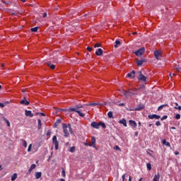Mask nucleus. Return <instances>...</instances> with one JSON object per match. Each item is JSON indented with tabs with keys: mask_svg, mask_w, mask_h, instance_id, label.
<instances>
[{
	"mask_svg": "<svg viewBox=\"0 0 181 181\" xmlns=\"http://www.w3.org/2000/svg\"><path fill=\"white\" fill-rule=\"evenodd\" d=\"M146 166H147L148 170H152V166L151 165V163H148L146 164Z\"/></svg>",
	"mask_w": 181,
	"mask_h": 181,
	"instance_id": "31",
	"label": "nucleus"
},
{
	"mask_svg": "<svg viewBox=\"0 0 181 181\" xmlns=\"http://www.w3.org/2000/svg\"><path fill=\"white\" fill-rule=\"evenodd\" d=\"M31 150H32V144H30L28 148V151L30 152Z\"/></svg>",
	"mask_w": 181,
	"mask_h": 181,
	"instance_id": "42",
	"label": "nucleus"
},
{
	"mask_svg": "<svg viewBox=\"0 0 181 181\" xmlns=\"http://www.w3.org/2000/svg\"><path fill=\"white\" fill-rule=\"evenodd\" d=\"M100 103H91L90 105H92L93 107H95V105H100Z\"/></svg>",
	"mask_w": 181,
	"mask_h": 181,
	"instance_id": "44",
	"label": "nucleus"
},
{
	"mask_svg": "<svg viewBox=\"0 0 181 181\" xmlns=\"http://www.w3.org/2000/svg\"><path fill=\"white\" fill-rule=\"evenodd\" d=\"M58 111H69L70 112V109L69 110H67V109H56L54 114H57Z\"/></svg>",
	"mask_w": 181,
	"mask_h": 181,
	"instance_id": "22",
	"label": "nucleus"
},
{
	"mask_svg": "<svg viewBox=\"0 0 181 181\" xmlns=\"http://www.w3.org/2000/svg\"><path fill=\"white\" fill-rule=\"evenodd\" d=\"M164 107H169V105L165 104V105H160V107H158V111H162V110H163Z\"/></svg>",
	"mask_w": 181,
	"mask_h": 181,
	"instance_id": "20",
	"label": "nucleus"
},
{
	"mask_svg": "<svg viewBox=\"0 0 181 181\" xmlns=\"http://www.w3.org/2000/svg\"><path fill=\"white\" fill-rule=\"evenodd\" d=\"M47 16V13H44L42 15V18H46Z\"/></svg>",
	"mask_w": 181,
	"mask_h": 181,
	"instance_id": "48",
	"label": "nucleus"
},
{
	"mask_svg": "<svg viewBox=\"0 0 181 181\" xmlns=\"http://www.w3.org/2000/svg\"><path fill=\"white\" fill-rule=\"evenodd\" d=\"M163 145H165V146L170 147V143H169L168 141H166V139L163 140Z\"/></svg>",
	"mask_w": 181,
	"mask_h": 181,
	"instance_id": "24",
	"label": "nucleus"
},
{
	"mask_svg": "<svg viewBox=\"0 0 181 181\" xmlns=\"http://www.w3.org/2000/svg\"><path fill=\"white\" fill-rule=\"evenodd\" d=\"M148 118L149 119H153L154 118H155L156 119H160V116H159V115H148Z\"/></svg>",
	"mask_w": 181,
	"mask_h": 181,
	"instance_id": "8",
	"label": "nucleus"
},
{
	"mask_svg": "<svg viewBox=\"0 0 181 181\" xmlns=\"http://www.w3.org/2000/svg\"><path fill=\"white\" fill-rule=\"evenodd\" d=\"M4 119L6 122L7 127H11V123L9 122V120L6 119V118H4Z\"/></svg>",
	"mask_w": 181,
	"mask_h": 181,
	"instance_id": "33",
	"label": "nucleus"
},
{
	"mask_svg": "<svg viewBox=\"0 0 181 181\" xmlns=\"http://www.w3.org/2000/svg\"><path fill=\"white\" fill-rule=\"evenodd\" d=\"M142 179H143L142 177L140 178V179L139 180V181H142Z\"/></svg>",
	"mask_w": 181,
	"mask_h": 181,
	"instance_id": "61",
	"label": "nucleus"
},
{
	"mask_svg": "<svg viewBox=\"0 0 181 181\" xmlns=\"http://www.w3.org/2000/svg\"><path fill=\"white\" fill-rule=\"evenodd\" d=\"M50 135H52V131L48 130V131L47 132V136H50Z\"/></svg>",
	"mask_w": 181,
	"mask_h": 181,
	"instance_id": "39",
	"label": "nucleus"
},
{
	"mask_svg": "<svg viewBox=\"0 0 181 181\" xmlns=\"http://www.w3.org/2000/svg\"><path fill=\"white\" fill-rule=\"evenodd\" d=\"M86 105L89 106V105H91V103H88V104H86Z\"/></svg>",
	"mask_w": 181,
	"mask_h": 181,
	"instance_id": "58",
	"label": "nucleus"
},
{
	"mask_svg": "<svg viewBox=\"0 0 181 181\" xmlns=\"http://www.w3.org/2000/svg\"><path fill=\"white\" fill-rule=\"evenodd\" d=\"M156 125L157 127H160V125H161L160 122L157 121V122H156Z\"/></svg>",
	"mask_w": 181,
	"mask_h": 181,
	"instance_id": "41",
	"label": "nucleus"
},
{
	"mask_svg": "<svg viewBox=\"0 0 181 181\" xmlns=\"http://www.w3.org/2000/svg\"><path fill=\"white\" fill-rule=\"evenodd\" d=\"M129 181H132V177L131 175L129 176Z\"/></svg>",
	"mask_w": 181,
	"mask_h": 181,
	"instance_id": "52",
	"label": "nucleus"
},
{
	"mask_svg": "<svg viewBox=\"0 0 181 181\" xmlns=\"http://www.w3.org/2000/svg\"><path fill=\"white\" fill-rule=\"evenodd\" d=\"M136 136H138V132H135Z\"/></svg>",
	"mask_w": 181,
	"mask_h": 181,
	"instance_id": "60",
	"label": "nucleus"
},
{
	"mask_svg": "<svg viewBox=\"0 0 181 181\" xmlns=\"http://www.w3.org/2000/svg\"><path fill=\"white\" fill-rule=\"evenodd\" d=\"M145 53V49L144 48H141L139 50L135 52V54L136 56H137L138 57H141V56H142V54Z\"/></svg>",
	"mask_w": 181,
	"mask_h": 181,
	"instance_id": "6",
	"label": "nucleus"
},
{
	"mask_svg": "<svg viewBox=\"0 0 181 181\" xmlns=\"http://www.w3.org/2000/svg\"><path fill=\"white\" fill-rule=\"evenodd\" d=\"M87 50H88V52H91V51L93 50V48H92L91 47H87Z\"/></svg>",
	"mask_w": 181,
	"mask_h": 181,
	"instance_id": "46",
	"label": "nucleus"
},
{
	"mask_svg": "<svg viewBox=\"0 0 181 181\" xmlns=\"http://www.w3.org/2000/svg\"><path fill=\"white\" fill-rule=\"evenodd\" d=\"M52 145L54 146L56 151L59 149V141H57V136H56L52 137Z\"/></svg>",
	"mask_w": 181,
	"mask_h": 181,
	"instance_id": "4",
	"label": "nucleus"
},
{
	"mask_svg": "<svg viewBox=\"0 0 181 181\" xmlns=\"http://www.w3.org/2000/svg\"><path fill=\"white\" fill-rule=\"evenodd\" d=\"M0 107H1V108H4V107H5V105H4V103H0Z\"/></svg>",
	"mask_w": 181,
	"mask_h": 181,
	"instance_id": "50",
	"label": "nucleus"
},
{
	"mask_svg": "<svg viewBox=\"0 0 181 181\" xmlns=\"http://www.w3.org/2000/svg\"><path fill=\"white\" fill-rule=\"evenodd\" d=\"M146 60H145V59H141V60L136 59V63L137 66H142V64H144V63H146Z\"/></svg>",
	"mask_w": 181,
	"mask_h": 181,
	"instance_id": "9",
	"label": "nucleus"
},
{
	"mask_svg": "<svg viewBox=\"0 0 181 181\" xmlns=\"http://www.w3.org/2000/svg\"><path fill=\"white\" fill-rule=\"evenodd\" d=\"M1 67H5V64H1Z\"/></svg>",
	"mask_w": 181,
	"mask_h": 181,
	"instance_id": "56",
	"label": "nucleus"
},
{
	"mask_svg": "<svg viewBox=\"0 0 181 181\" xmlns=\"http://www.w3.org/2000/svg\"><path fill=\"white\" fill-rule=\"evenodd\" d=\"M127 77L129 78H134L135 77V71H132V72L127 74Z\"/></svg>",
	"mask_w": 181,
	"mask_h": 181,
	"instance_id": "13",
	"label": "nucleus"
},
{
	"mask_svg": "<svg viewBox=\"0 0 181 181\" xmlns=\"http://www.w3.org/2000/svg\"><path fill=\"white\" fill-rule=\"evenodd\" d=\"M167 118H168V116L165 115L163 117H161V121H163V119H166Z\"/></svg>",
	"mask_w": 181,
	"mask_h": 181,
	"instance_id": "45",
	"label": "nucleus"
},
{
	"mask_svg": "<svg viewBox=\"0 0 181 181\" xmlns=\"http://www.w3.org/2000/svg\"><path fill=\"white\" fill-rule=\"evenodd\" d=\"M42 177V173L37 172L35 173V179H40Z\"/></svg>",
	"mask_w": 181,
	"mask_h": 181,
	"instance_id": "18",
	"label": "nucleus"
},
{
	"mask_svg": "<svg viewBox=\"0 0 181 181\" xmlns=\"http://www.w3.org/2000/svg\"><path fill=\"white\" fill-rule=\"evenodd\" d=\"M40 115L42 117H46V115H45V113H40Z\"/></svg>",
	"mask_w": 181,
	"mask_h": 181,
	"instance_id": "53",
	"label": "nucleus"
},
{
	"mask_svg": "<svg viewBox=\"0 0 181 181\" xmlns=\"http://www.w3.org/2000/svg\"><path fill=\"white\" fill-rule=\"evenodd\" d=\"M148 127H152V124H150L148 125Z\"/></svg>",
	"mask_w": 181,
	"mask_h": 181,
	"instance_id": "63",
	"label": "nucleus"
},
{
	"mask_svg": "<svg viewBox=\"0 0 181 181\" xmlns=\"http://www.w3.org/2000/svg\"><path fill=\"white\" fill-rule=\"evenodd\" d=\"M92 128H95V129H100V127H102V128H103V129H105L106 128V125L105 123L103 122H99L98 123H97L96 122H93L90 124Z\"/></svg>",
	"mask_w": 181,
	"mask_h": 181,
	"instance_id": "3",
	"label": "nucleus"
},
{
	"mask_svg": "<svg viewBox=\"0 0 181 181\" xmlns=\"http://www.w3.org/2000/svg\"><path fill=\"white\" fill-rule=\"evenodd\" d=\"M154 56L157 60H160V58L162 57V51L159 49L154 51Z\"/></svg>",
	"mask_w": 181,
	"mask_h": 181,
	"instance_id": "5",
	"label": "nucleus"
},
{
	"mask_svg": "<svg viewBox=\"0 0 181 181\" xmlns=\"http://www.w3.org/2000/svg\"><path fill=\"white\" fill-rule=\"evenodd\" d=\"M139 80H141V81H146V76H144L141 72H139Z\"/></svg>",
	"mask_w": 181,
	"mask_h": 181,
	"instance_id": "10",
	"label": "nucleus"
},
{
	"mask_svg": "<svg viewBox=\"0 0 181 181\" xmlns=\"http://www.w3.org/2000/svg\"><path fill=\"white\" fill-rule=\"evenodd\" d=\"M125 105V104H124V103H120V104H119V107H124Z\"/></svg>",
	"mask_w": 181,
	"mask_h": 181,
	"instance_id": "51",
	"label": "nucleus"
},
{
	"mask_svg": "<svg viewBox=\"0 0 181 181\" xmlns=\"http://www.w3.org/2000/svg\"><path fill=\"white\" fill-rule=\"evenodd\" d=\"M95 137L92 136L91 137V141L89 142L90 144V146H93V148H95V149H97V145L95 144Z\"/></svg>",
	"mask_w": 181,
	"mask_h": 181,
	"instance_id": "7",
	"label": "nucleus"
},
{
	"mask_svg": "<svg viewBox=\"0 0 181 181\" xmlns=\"http://www.w3.org/2000/svg\"><path fill=\"white\" fill-rule=\"evenodd\" d=\"M47 66L52 69V70H54L56 69V65L52 64L50 62L47 63Z\"/></svg>",
	"mask_w": 181,
	"mask_h": 181,
	"instance_id": "23",
	"label": "nucleus"
},
{
	"mask_svg": "<svg viewBox=\"0 0 181 181\" xmlns=\"http://www.w3.org/2000/svg\"><path fill=\"white\" fill-rule=\"evenodd\" d=\"M42 128V121L40 119H38V129H40Z\"/></svg>",
	"mask_w": 181,
	"mask_h": 181,
	"instance_id": "30",
	"label": "nucleus"
},
{
	"mask_svg": "<svg viewBox=\"0 0 181 181\" xmlns=\"http://www.w3.org/2000/svg\"><path fill=\"white\" fill-rule=\"evenodd\" d=\"M115 44L116 45H115V47L117 48V47H118V46H119V45H121V42L119 40H116Z\"/></svg>",
	"mask_w": 181,
	"mask_h": 181,
	"instance_id": "29",
	"label": "nucleus"
},
{
	"mask_svg": "<svg viewBox=\"0 0 181 181\" xmlns=\"http://www.w3.org/2000/svg\"><path fill=\"white\" fill-rule=\"evenodd\" d=\"M31 32H37V27L31 28Z\"/></svg>",
	"mask_w": 181,
	"mask_h": 181,
	"instance_id": "37",
	"label": "nucleus"
},
{
	"mask_svg": "<svg viewBox=\"0 0 181 181\" xmlns=\"http://www.w3.org/2000/svg\"><path fill=\"white\" fill-rule=\"evenodd\" d=\"M4 170V168H2V165H0V170Z\"/></svg>",
	"mask_w": 181,
	"mask_h": 181,
	"instance_id": "54",
	"label": "nucleus"
},
{
	"mask_svg": "<svg viewBox=\"0 0 181 181\" xmlns=\"http://www.w3.org/2000/svg\"><path fill=\"white\" fill-rule=\"evenodd\" d=\"M175 119H180V114H177L175 117Z\"/></svg>",
	"mask_w": 181,
	"mask_h": 181,
	"instance_id": "36",
	"label": "nucleus"
},
{
	"mask_svg": "<svg viewBox=\"0 0 181 181\" xmlns=\"http://www.w3.org/2000/svg\"><path fill=\"white\" fill-rule=\"evenodd\" d=\"M62 128L64 134V136L67 137L70 135V133L73 132V130H71V125L68 124L66 125V124H62Z\"/></svg>",
	"mask_w": 181,
	"mask_h": 181,
	"instance_id": "1",
	"label": "nucleus"
},
{
	"mask_svg": "<svg viewBox=\"0 0 181 181\" xmlns=\"http://www.w3.org/2000/svg\"><path fill=\"white\" fill-rule=\"evenodd\" d=\"M141 110H144V106H141V107L138 106L136 108V111H141Z\"/></svg>",
	"mask_w": 181,
	"mask_h": 181,
	"instance_id": "35",
	"label": "nucleus"
},
{
	"mask_svg": "<svg viewBox=\"0 0 181 181\" xmlns=\"http://www.w3.org/2000/svg\"><path fill=\"white\" fill-rule=\"evenodd\" d=\"M100 46H101L100 43H96L95 44L94 47H100Z\"/></svg>",
	"mask_w": 181,
	"mask_h": 181,
	"instance_id": "40",
	"label": "nucleus"
},
{
	"mask_svg": "<svg viewBox=\"0 0 181 181\" xmlns=\"http://www.w3.org/2000/svg\"><path fill=\"white\" fill-rule=\"evenodd\" d=\"M122 181H128V175L127 174L122 175Z\"/></svg>",
	"mask_w": 181,
	"mask_h": 181,
	"instance_id": "27",
	"label": "nucleus"
},
{
	"mask_svg": "<svg viewBox=\"0 0 181 181\" xmlns=\"http://www.w3.org/2000/svg\"><path fill=\"white\" fill-rule=\"evenodd\" d=\"M107 117H109V118H114V116L112 115V112L110 111L107 113Z\"/></svg>",
	"mask_w": 181,
	"mask_h": 181,
	"instance_id": "32",
	"label": "nucleus"
},
{
	"mask_svg": "<svg viewBox=\"0 0 181 181\" xmlns=\"http://www.w3.org/2000/svg\"><path fill=\"white\" fill-rule=\"evenodd\" d=\"M95 54L96 56H103V49H98V50L95 52Z\"/></svg>",
	"mask_w": 181,
	"mask_h": 181,
	"instance_id": "14",
	"label": "nucleus"
},
{
	"mask_svg": "<svg viewBox=\"0 0 181 181\" xmlns=\"http://www.w3.org/2000/svg\"><path fill=\"white\" fill-rule=\"evenodd\" d=\"M60 181H66L64 179L62 178Z\"/></svg>",
	"mask_w": 181,
	"mask_h": 181,
	"instance_id": "59",
	"label": "nucleus"
},
{
	"mask_svg": "<svg viewBox=\"0 0 181 181\" xmlns=\"http://www.w3.org/2000/svg\"><path fill=\"white\" fill-rule=\"evenodd\" d=\"M16 179H18V174H17V173H14V174L11 176V181L16 180Z\"/></svg>",
	"mask_w": 181,
	"mask_h": 181,
	"instance_id": "25",
	"label": "nucleus"
},
{
	"mask_svg": "<svg viewBox=\"0 0 181 181\" xmlns=\"http://www.w3.org/2000/svg\"><path fill=\"white\" fill-rule=\"evenodd\" d=\"M171 129H176V127H171Z\"/></svg>",
	"mask_w": 181,
	"mask_h": 181,
	"instance_id": "57",
	"label": "nucleus"
},
{
	"mask_svg": "<svg viewBox=\"0 0 181 181\" xmlns=\"http://www.w3.org/2000/svg\"><path fill=\"white\" fill-rule=\"evenodd\" d=\"M69 152H71L73 153L74 152H76V146H72L69 148Z\"/></svg>",
	"mask_w": 181,
	"mask_h": 181,
	"instance_id": "28",
	"label": "nucleus"
},
{
	"mask_svg": "<svg viewBox=\"0 0 181 181\" xmlns=\"http://www.w3.org/2000/svg\"><path fill=\"white\" fill-rule=\"evenodd\" d=\"M131 127H133V128H135L136 127V122L134 120H129V121Z\"/></svg>",
	"mask_w": 181,
	"mask_h": 181,
	"instance_id": "16",
	"label": "nucleus"
},
{
	"mask_svg": "<svg viewBox=\"0 0 181 181\" xmlns=\"http://www.w3.org/2000/svg\"><path fill=\"white\" fill-rule=\"evenodd\" d=\"M23 142V146H24V148H26V146H28V144L26 143V141L25 140H22Z\"/></svg>",
	"mask_w": 181,
	"mask_h": 181,
	"instance_id": "34",
	"label": "nucleus"
},
{
	"mask_svg": "<svg viewBox=\"0 0 181 181\" xmlns=\"http://www.w3.org/2000/svg\"><path fill=\"white\" fill-rule=\"evenodd\" d=\"M85 146H90V143H84Z\"/></svg>",
	"mask_w": 181,
	"mask_h": 181,
	"instance_id": "49",
	"label": "nucleus"
},
{
	"mask_svg": "<svg viewBox=\"0 0 181 181\" xmlns=\"http://www.w3.org/2000/svg\"><path fill=\"white\" fill-rule=\"evenodd\" d=\"M175 110H178L179 111H181V106H179V104L177 103H175Z\"/></svg>",
	"mask_w": 181,
	"mask_h": 181,
	"instance_id": "26",
	"label": "nucleus"
},
{
	"mask_svg": "<svg viewBox=\"0 0 181 181\" xmlns=\"http://www.w3.org/2000/svg\"><path fill=\"white\" fill-rule=\"evenodd\" d=\"M175 155H179V151H175Z\"/></svg>",
	"mask_w": 181,
	"mask_h": 181,
	"instance_id": "55",
	"label": "nucleus"
},
{
	"mask_svg": "<svg viewBox=\"0 0 181 181\" xmlns=\"http://www.w3.org/2000/svg\"><path fill=\"white\" fill-rule=\"evenodd\" d=\"M129 93H130V94H135V93L134 92V90L132 89H129Z\"/></svg>",
	"mask_w": 181,
	"mask_h": 181,
	"instance_id": "47",
	"label": "nucleus"
},
{
	"mask_svg": "<svg viewBox=\"0 0 181 181\" xmlns=\"http://www.w3.org/2000/svg\"><path fill=\"white\" fill-rule=\"evenodd\" d=\"M62 175L63 177H66V171L64 170H62Z\"/></svg>",
	"mask_w": 181,
	"mask_h": 181,
	"instance_id": "38",
	"label": "nucleus"
},
{
	"mask_svg": "<svg viewBox=\"0 0 181 181\" xmlns=\"http://www.w3.org/2000/svg\"><path fill=\"white\" fill-rule=\"evenodd\" d=\"M114 149H115L116 151H119V146H114Z\"/></svg>",
	"mask_w": 181,
	"mask_h": 181,
	"instance_id": "43",
	"label": "nucleus"
},
{
	"mask_svg": "<svg viewBox=\"0 0 181 181\" xmlns=\"http://www.w3.org/2000/svg\"><path fill=\"white\" fill-rule=\"evenodd\" d=\"M174 69L175 70H177V71H181V67L180 66L177 65V64H174L173 66Z\"/></svg>",
	"mask_w": 181,
	"mask_h": 181,
	"instance_id": "21",
	"label": "nucleus"
},
{
	"mask_svg": "<svg viewBox=\"0 0 181 181\" xmlns=\"http://www.w3.org/2000/svg\"><path fill=\"white\" fill-rule=\"evenodd\" d=\"M36 168V164H32L30 168L28 170V173H31L32 170H33V169Z\"/></svg>",
	"mask_w": 181,
	"mask_h": 181,
	"instance_id": "17",
	"label": "nucleus"
},
{
	"mask_svg": "<svg viewBox=\"0 0 181 181\" xmlns=\"http://www.w3.org/2000/svg\"><path fill=\"white\" fill-rule=\"evenodd\" d=\"M25 114L26 117H30V118H32V117H33V114L32 113V111L25 110Z\"/></svg>",
	"mask_w": 181,
	"mask_h": 181,
	"instance_id": "12",
	"label": "nucleus"
},
{
	"mask_svg": "<svg viewBox=\"0 0 181 181\" xmlns=\"http://www.w3.org/2000/svg\"><path fill=\"white\" fill-rule=\"evenodd\" d=\"M160 179V175L159 174V173H158L154 175L153 178V181H159Z\"/></svg>",
	"mask_w": 181,
	"mask_h": 181,
	"instance_id": "11",
	"label": "nucleus"
},
{
	"mask_svg": "<svg viewBox=\"0 0 181 181\" xmlns=\"http://www.w3.org/2000/svg\"><path fill=\"white\" fill-rule=\"evenodd\" d=\"M79 108H83V105H77L76 107L75 108H73V107L69 108V112H77L79 117H82V118L83 117H86V115L81 112V110H78Z\"/></svg>",
	"mask_w": 181,
	"mask_h": 181,
	"instance_id": "2",
	"label": "nucleus"
},
{
	"mask_svg": "<svg viewBox=\"0 0 181 181\" xmlns=\"http://www.w3.org/2000/svg\"><path fill=\"white\" fill-rule=\"evenodd\" d=\"M119 124H122L124 127H127V120L125 119H122V120L119 121Z\"/></svg>",
	"mask_w": 181,
	"mask_h": 181,
	"instance_id": "19",
	"label": "nucleus"
},
{
	"mask_svg": "<svg viewBox=\"0 0 181 181\" xmlns=\"http://www.w3.org/2000/svg\"><path fill=\"white\" fill-rule=\"evenodd\" d=\"M133 35H136V32H135V33H133Z\"/></svg>",
	"mask_w": 181,
	"mask_h": 181,
	"instance_id": "64",
	"label": "nucleus"
},
{
	"mask_svg": "<svg viewBox=\"0 0 181 181\" xmlns=\"http://www.w3.org/2000/svg\"><path fill=\"white\" fill-rule=\"evenodd\" d=\"M136 90H141V88H136Z\"/></svg>",
	"mask_w": 181,
	"mask_h": 181,
	"instance_id": "62",
	"label": "nucleus"
},
{
	"mask_svg": "<svg viewBox=\"0 0 181 181\" xmlns=\"http://www.w3.org/2000/svg\"><path fill=\"white\" fill-rule=\"evenodd\" d=\"M20 103L22 104L23 105H29V104H30L29 101L26 100L25 98H24V100H22L20 102Z\"/></svg>",
	"mask_w": 181,
	"mask_h": 181,
	"instance_id": "15",
	"label": "nucleus"
}]
</instances>
